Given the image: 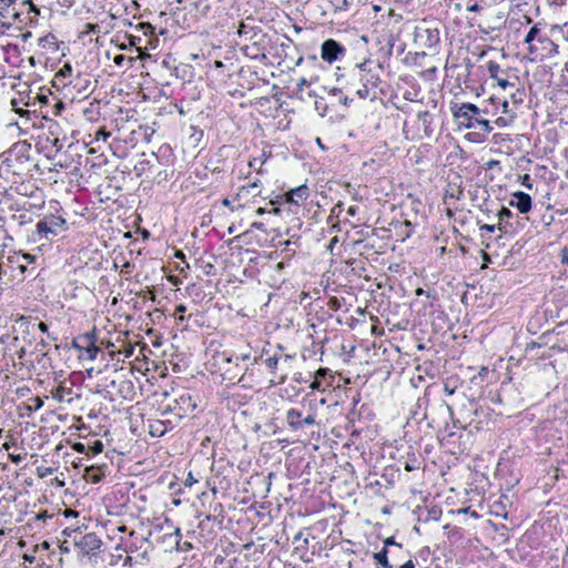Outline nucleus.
<instances>
[{
	"instance_id": "obj_51",
	"label": "nucleus",
	"mask_w": 568,
	"mask_h": 568,
	"mask_svg": "<svg viewBox=\"0 0 568 568\" xmlns=\"http://www.w3.org/2000/svg\"><path fill=\"white\" fill-rule=\"evenodd\" d=\"M253 31V28L245 24L244 22H241V24L239 26V29H237V34L240 37H244L245 39H247V36Z\"/></svg>"
},
{
	"instance_id": "obj_63",
	"label": "nucleus",
	"mask_w": 568,
	"mask_h": 568,
	"mask_svg": "<svg viewBox=\"0 0 568 568\" xmlns=\"http://www.w3.org/2000/svg\"><path fill=\"white\" fill-rule=\"evenodd\" d=\"M21 261L27 264H32L36 261V257L31 255L30 253H23L21 255Z\"/></svg>"
},
{
	"instance_id": "obj_2",
	"label": "nucleus",
	"mask_w": 568,
	"mask_h": 568,
	"mask_svg": "<svg viewBox=\"0 0 568 568\" xmlns=\"http://www.w3.org/2000/svg\"><path fill=\"white\" fill-rule=\"evenodd\" d=\"M450 112L459 128L476 130L467 134L471 142H484L493 131L490 121L479 118V108L474 103H453Z\"/></svg>"
},
{
	"instance_id": "obj_55",
	"label": "nucleus",
	"mask_w": 568,
	"mask_h": 568,
	"mask_svg": "<svg viewBox=\"0 0 568 568\" xmlns=\"http://www.w3.org/2000/svg\"><path fill=\"white\" fill-rule=\"evenodd\" d=\"M47 142L51 143L57 152H59L62 149V146H63L62 141L58 136H54L52 139L47 138Z\"/></svg>"
},
{
	"instance_id": "obj_53",
	"label": "nucleus",
	"mask_w": 568,
	"mask_h": 568,
	"mask_svg": "<svg viewBox=\"0 0 568 568\" xmlns=\"http://www.w3.org/2000/svg\"><path fill=\"white\" fill-rule=\"evenodd\" d=\"M496 229H498V223L497 224H483V225L479 226V230L481 232V236L485 235V232L486 233H494Z\"/></svg>"
},
{
	"instance_id": "obj_49",
	"label": "nucleus",
	"mask_w": 568,
	"mask_h": 568,
	"mask_svg": "<svg viewBox=\"0 0 568 568\" xmlns=\"http://www.w3.org/2000/svg\"><path fill=\"white\" fill-rule=\"evenodd\" d=\"M132 61L133 59L132 58H128L126 55L124 54H116L113 59V62L118 65V67H123L124 65V62H128L129 65L131 67L132 64Z\"/></svg>"
},
{
	"instance_id": "obj_9",
	"label": "nucleus",
	"mask_w": 568,
	"mask_h": 568,
	"mask_svg": "<svg viewBox=\"0 0 568 568\" xmlns=\"http://www.w3.org/2000/svg\"><path fill=\"white\" fill-rule=\"evenodd\" d=\"M102 545V540L94 532H88L74 542L78 554L94 562L100 558Z\"/></svg>"
},
{
	"instance_id": "obj_47",
	"label": "nucleus",
	"mask_w": 568,
	"mask_h": 568,
	"mask_svg": "<svg viewBox=\"0 0 568 568\" xmlns=\"http://www.w3.org/2000/svg\"><path fill=\"white\" fill-rule=\"evenodd\" d=\"M72 449L79 454H84L87 456H89V444L88 442L85 443H82V442H75L72 444Z\"/></svg>"
},
{
	"instance_id": "obj_1",
	"label": "nucleus",
	"mask_w": 568,
	"mask_h": 568,
	"mask_svg": "<svg viewBox=\"0 0 568 568\" xmlns=\"http://www.w3.org/2000/svg\"><path fill=\"white\" fill-rule=\"evenodd\" d=\"M394 45L395 40L390 37L383 54L384 61L367 59L362 63H357L352 70V81L348 82V88L353 90L359 99L375 101L379 93H384V89L382 88L384 84L382 80L384 62L393 54Z\"/></svg>"
},
{
	"instance_id": "obj_6",
	"label": "nucleus",
	"mask_w": 568,
	"mask_h": 568,
	"mask_svg": "<svg viewBox=\"0 0 568 568\" xmlns=\"http://www.w3.org/2000/svg\"><path fill=\"white\" fill-rule=\"evenodd\" d=\"M316 407L317 404L314 402H310V408L305 414L303 409L298 407H291L285 413V422L287 428L292 433H305V429L310 426L317 425L316 422Z\"/></svg>"
},
{
	"instance_id": "obj_23",
	"label": "nucleus",
	"mask_w": 568,
	"mask_h": 568,
	"mask_svg": "<svg viewBox=\"0 0 568 568\" xmlns=\"http://www.w3.org/2000/svg\"><path fill=\"white\" fill-rule=\"evenodd\" d=\"M417 123H418V128H422L423 131H424V136L426 138H430L434 133V128H433V123H434V115L425 110V111H419L417 113Z\"/></svg>"
},
{
	"instance_id": "obj_57",
	"label": "nucleus",
	"mask_w": 568,
	"mask_h": 568,
	"mask_svg": "<svg viewBox=\"0 0 568 568\" xmlns=\"http://www.w3.org/2000/svg\"><path fill=\"white\" fill-rule=\"evenodd\" d=\"M110 136V132H108L104 128H101L95 133V140H103L106 141Z\"/></svg>"
},
{
	"instance_id": "obj_46",
	"label": "nucleus",
	"mask_w": 568,
	"mask_h": 568,
	"mask_svg": "<svg viewBox=\"0 0 568 568\" xmlns=\"http://www.w3.org/2000/svg\"><path fill=\"white\" fill-rule=\"evenodd\" d=\"M457 381H454V379H447L444 384V393L447 395V396H452L456 393V389H457V385H456Z\"/></svg>"
},
{
	"instance_id": "obj_52",
	"label": "nucleus",
	"mask_w": 568,
	"mask_h": 568,
	"mask_svg": "<svg viewBox=\"0 0 568 568\" xmlns=\"http://www.w3.org/2000/svg\"><path fill=\"white\" fill-rule=\"evenodd\" d=\"M186 306L183 305V304H180L175 307V312H174V315L176 316L178 321L180 322H184L185 321V312H186Z\"/></svg>"
},
{
	"instance_id": "obj_22",
	"label": "nucleus",
	"mask_w": 568,
	"mask_h": 568,
	"mask_svg": "<svg viewBox=\"0 0 568 568\" xmlns=\"http://www.w3.org/2000/svg\"><path fill=\"white\" fill-rule=\"evenodd\" d=\"M83 116L90 121L95 122L99 120L101 114V103L97 99H92L85 102V104L81 108Z\"/></svg>"
},
{
	"instance_id": "obj_25",
	"label": "nucleus",
	"mask_w": 568,
	"mask_h": 568,
	"mask_svg": "<svg viewBox=\"0 0 568 568\" xmlns=\"http://www.w3.org/2000/svg\"><path fill=\"white\" fill-rule=\"evenodd\" d=\"M308 196V187L306 185H301L295 189H292L290 192L285 194L286 202L294 203L296 205L300 202L305 201Z\"/></svg>"
},
{
	"instance_id": "obj_11",
	"label": "nucleus",
	"mask_w": 568,
	"mask_h": 568,
	"mask_svg": "<svg viewBox=\"0 0 568 568\" xmlns=\"http://www.w3.org/2000/svg\"><path fill=\"white\" fill-rule=\"evenodd\" d=\"M414 42L419 48L434 50L439 43V31L437 28L417 26L414 31Z\"/></svg>"
},
{
	"instance_id": "obj_26",
	"label": "nucleus",
	"mask_w": 568,
	"mask_h": 568,
	"mask_svg": "<svg viewBox=\"0 0 568 568\" xmlns=\"http://www.w3.org/2000/svg\"><path fill=\"white\" fill-rule=\"evenodd\" d=\"M148 541V538L139 535L136 531L132 530L129 534L126 540H124L125 551H135L142 547V545Z\"/></svg>"
},
{
	"instance_id": "obj_44",
	"label": "nucleus",
	"mask_w": 568,
	"mask_h": 568,
	"mask_svg": "<svg viewBox=\"0 0 568 568\" xmlns=\"http://www.w3.org/2000/svg\"><path fill=\"white\" fill-rule=\"evenodd\" d=\"M263 156H265L264 153H263ZM265 161H266L265 158H255L248 162V165H250V168L256 170L258 174H261L263 172L262 166L265 163Z\"/></svg>"
},
{
	"instance_id": "obj_12",
	"label": "nucleus",
	"mask_w": 568,
	"mask_h": 568,
	"mask_svg": "<svg viewBox=\"0 0 568 568\" xmlns=\"http://www.w3.org/2000/svg\"><path fill=\"white\" fill-rule=\"evenodd\" d=\"M18 0H0V18L6 20L2 26H12L26 21L23 11L17 7Z\"/></svg>"
},
{
	"instance_id": "obj_27",
	"label": "nucleus",
	"mask_w": 568,
	"mask_h": 568,
	"mask_svg": "<svg viewBox=\"0 0 568 568\" xmlns=\"http://www.w3.org/2000/svg\"><path fill=\"white\" fill-rule=\"evenodd\" d=\"M509 90H510L509 93L506 95L510 102V106H514L515 111L517 112L518 106L520 104H523L525 101V98H526L525 89L518 87L517 83L515 82V88L509 89Z\"/></svg>"
},
{
	"instance_id": "obj_41",
	"label": "nucleus",
	"mask_w": 568,
	"mask_h": 568,
	"mask_svg": "<svg viewBox=\"0 0 568 568\" xmlns=\"http://www.w3.org/2000/svg\"><path fill=\"white\" fill-rule=\"evenodd\" d=\"M280 356L277 354H274L273 356H268L265 358L264 364L270 369V372L273 374L275 373V369L278 366Z\"/></svg>"
},
{
	"instance_id": "obj_39",
	"label": "nucleus",
	"mask_w": 568,
	"mask_h": 568,
	"mask_svg": "<svg viewBox=\"0 0 568 568\" xmlns=\"http://www.w3.org/2000/svg\"><path fill=\"white\" fill-rule=\"evenodd\" d=\"M416 295L425 297L426 298L425 305H428V306H433L434 301L436 300V293L434 291H426L420 287L416 290Z\"/></svg>"
},
{
	"instance_id": "obj_43",
	"label": "nucleus",
	"mask_w": 568,
	"mask_h": 568,
	"mask_svg": "<svg viewBox=\"0 0 568 568\" xmlns=\"http://www.w3.org/2000/svg\"><path fill=\"white\" fill-rule=\"evenodd\" d=\"M125 39L128 40V44L130 47L136 48L139 51L142 50V41L143 39L140 36L135 34H126Z\"/></svg>"
},
{
	"instance_id": "obj_7",
	"label": "nucleus",
	"mask_w": 568,
	"mask_h": 568,
	"mask_svg": "<svg viewBox=\"0 0 568 568\" xmlns=\"http://www.w3.org/2000/svg\"><path fill=\"white\" fill-rule=\"evenodd\" d=\"M92 90V81L89 74H77L73 80H69L68 87L62 92V98L71 102H82L88 99Z\"/></svg>"
},
{
	"instance_id": "obj_28",
	"label": "nucleus",
	"mask_w": 568,
	"mask_h": 568,
	"mask_svg": "<svg viewBox=\"0 0 568 568\" xmlns=\"http://www.w3.org/2000/svg\"><path fill=\"white\" fill-rule=\"evenodd\" d=\"M280 245L282 248L280 250V257L282 260L291 261L297 251L298 244L296 241L286 240L284 242H280Z\"/></svg>"
},
{
	"instance_id": "obj_38",
	"label": "nucleus",
	"mask_w": 568,
	"mask_h": 568,
	"mask_svg": "<svg viewBox=\"0 0 568 568\" xmlns=\"http://www.w3.org/2000/svg\"><path fill=\"white\" fill-rule=\"evenodd\" d=\"M89 456H97L103 450V443L100 439L89 440Z\"/></svg>"
},
{
	"instance_id": "obj_30",
	"label": "nucleus",
	"mask_w": 568,
	"mask_h": 568,
	"mask_svg": "<svg viewBox=\"0 0 568 568\" xmlns=\"http://www.w3.org/2000/svg\"><path fill=\"white\" fill-rule=\"evenodd\" d=\"M261 194V181L258 179L253 182L247 183L246 185H242L239 190L237 196H256Z\"/></svg>"
},
{
	"instance_id": "obj_5",
	"label": "nucleus",
	"mask_w": 568,
	"mask_h": 568,
	"mask_svg": "<svg viewBox=\"0 0 568 568\" xmlns=\"http://www.w3.org/2000/svg\"><path fill=\"white\" fill-rule=\"evenodd\" d=\"M173 152L170 145L162 144L156 152H152L149 158L136 162L133 170L136 176L156 171L159 166L169 168L173 164Z\"/></svg>"
},
{
	"instance_id": "obj_48",
	"label": "nucleus",
	"mask_w": 568,
	"mask_h": 568,
	"mask_svg": "<svg viewBox=\"0 0 568 568\" xmlns=\"http://www.w3.org/2000/svg\"><path fill=\"white\" fill-rule=\"evenodd\" d=\"M138 28L142 31L143 36L145 37L154 34L155 28L148 22L139 23Z\"/></svg>"
},
{
	"instance_id": "obj_21",
	"label": "nucleus",
	"mask_w": 568,
	"mask_h": 568,
	"mask_svg": "<svg viewBox=\"0 0 568 568\" xmlns=\"http://www.w3.org/2000/svg\"><path fill=\"white\" fill-rule=\"evenodd\" d=\"M498 222V230L503 233H508L514 231V225L511 220L515 217L514 213L510 209L503 206L498 213L496 214Z\"/></svg>"
},
{
	"instance_id": "obj_50",
	"label": "nucleus",
	"mask_w": 568,
	"mask_h": 568,
	"mask_svg": "<svg viewBox=\"0 0 568 568\" xmlns=\"http://www.w3.org/2000/svg\"><path fill=\"white\" fill-rule=\"evenodd\" d=\"M552 31H557L568 42V22L561 26H554Z\"/></svg>"
},
{
	"instance_id": "obj_29",
	"label": "nucleus",
	"mask_w": 568,
	"mask_h": 568,
	"mask_svg": "<svg viewBox=\"0 0 568 568\" xmlns=\"http://www.w3.org/2000/svg\"><path fill=\"white\" fill-rule=\"evenodd\" d=\"M106 469H108L106 465L88 466L85 469L88 480H90L91 483H94V484L100 483L105 477Z\"/></svg>"
},
{
	"instance_id": "obj_15",
	"label": "nucleus",
	"mask_w": 568,
	"mask_h": 568,
	"mask_svg": "<svg viewBox=\"0 0 568 568\" xmlns=\"http://www.w3.org/2000/svg\"><path fill=\"white\" fill-rule=\"evenodd\" d=\"M251 358V354L250 353H240V354H234V355H231V356H226L225 354L223 355V361L227 364H234L235 365V369H231V368H227L224 371L223 373V377L224 379H229V381H233L235 377H237V375L240 373H242V375L248 369L247 367H242L240 366V362H246V361H250Z\"/></svg>"
},
{
	"instance_id": "obj_40",
	"label": "nucleus",
	"mask_w": 568,
	"mask_h": 568,
	"mask_svg": "<svg viewBox=\"0 0 568 568\" xmlns=\"http://www.w3.org/2000/svg\"><path fill=\"white\" fill-rule=\"evenodd\" d=\"M346 192L349 194L353 201L362 202L363 195L359 193V189L353 186L352 184L347 183L345 187Z\"/></svg>"
},
{
	"instance_id": "obj_42",
	"label": "nucleus",
	"mask_w": 568,
	"mask_h": 568,
	"mask_svg": "<svg viewBox=\"0 0 568 568\" xmlns=\"http://www.w3.org/2000/svg\"><path fill=\"white\" fill-rule=\"evenodd\" d=\"M478 407H477V403L475 400H468V407L466 405H464V409H463V413L466 415V416H463L464 419H466L467 417H470L471 415H477L478 414Z\"/></svg>"
},
{
	"instance_id": "obj_60",
	"label": "nucleus",
	"mask_w": 568,
	"mask_h": 568,
	"mask_svg": "<svg viewBox=\"0 0 568 568\" xmlns=\"http://www.w3.org/2000/svg\"><path fill=\"white\" fill-rule=\"evenodd\" d=\"M132 388H133V384L130 381H122L121 384H120V392L121 393H124L125 390L126 392H131Z\"/></svg>"
},
{
	"instance_id": "obj_16",
	"label": "nucleus",
	"mask_w": 568,
	"mask_h": 568,
	"mask_svg": "<svg viewBox=\"0 0 568 568\" xmlns=\"http://www.w3.org/2000/svg\"><path fill=\"white\" fill-rule=\"evenodd\" d=\"M551 337L550 333H544L539 336L537 342H531L527 344L526 351L532 352L535 348H544L542 352L536 353V356L540 359L550 358L556 352H560L561 349L556 345L552 344L549 347H545L548 344V339Z\"/></svg>"
},
{
	"instance_id": "obj_61",
	"label": "nucleus",
	"mask_w": 568,
	"mask_h": 568,
	"mask_svg": "<svg viewBox=\"0 0 568 568\" xmlns=\"http://www.w3.org/2000/svg\"><path fill=\"white\" fill-rule=\"evenodd\" d=\"M197 481H199V480H197V478H196V477H194V475L192 474V471H190V473L187 474V477H186V478H185V480H184V485H185L186 487H191L192 485H194V484H195V483H197Z\"/></svg>"
},
{
	"instance_id": "obj_24",
	"label": "nucleus",
	"mask_w": 568,
	"mask_h": 568,
	"mask_svg": "<svg viewBox=\"0 0 568 568\" xmlns=\"http://www.w3.org/2000/svg\"><path fill=\"white\" fill-rule=\"evenodd\" d=\"M72 392L73 389L71 386H67L65 383H61L60 385L51 389V396L59 403H71L72 397L70 396L72 395Z\"/></svg>"
},
{
	"instance_id": "obj_14",
	"label": "nucleus",
	"mask_w": 568,
	"mask_h": 568,
	"mask_svg": "<svg viewBox=\"0 0 568 568\" xmlns=\"http://www.w3.org/2000/svg\"><path fill=\"white\" fill-rule=\"evenodd\" d=\"M345 53L346 48L334 39H327L321 45V57L328 63L339 60Z\"/></svg>"
},
{
	"instance_id": "obj_56",
	"label": "nucleus",
	"mask_w": 568,
	"mask_h": 568,
	"mask_svg": "<svg viewBox=\"0 0 568 568\" xmlns=\"http://www.w3.org/2000/svg\"><path fill=\"white\" fill-rule=\"evenodd\" d=\"M331 2L336 10H346L348 7L347 0H331Z\"/></svg>"
},
{
	"instance_id": "obj_59",
	"label": "nucleus",
	"mask_w": 568,
	"mask_h": 568,
	"mask_svg": "<svg viewBox=\"0 0 568 568\" xmlns=\"http://www.w3.org/2000/svg\"><path fill=\"white\" fill-rule=\"evenodd\" d=\"M390 546H395V547H397L398 549H402V545H400V544H397V542L395 541L394 537H388V538H386V539H385V541H384V547H383V548L388 549V547H390Z\"/></svg>"
},
{
	"instance_id": "obj_35",
	"label": "nucleus",
	"mask_w": 568,
	"mask_h": 568,
	"mask_svg": "<svg viewBox=\"0 0 568 568\" xmlns=\"http://www.w3.org/2000/svg\"><path fill=\"white\" fill-rule=\"evenodd\" d=\"M388 549L383 548L381 551L373 554L374 560L381 565L382 568H393V565L388 560Z\"/></svg>"
},
{
	"instance_id": "obj_58",
	"label": "nucleus",
	"mask_w": 568,
	"mask_h": 568,
	"mask_svg": "<svg viewBox=\"0 0 568 568\" xmlns=\"http://www.w3.org/2000/svg\"><path fill=\"white\" fill-rule=\"evenodd\" d=\"M290 265V262L286 260H282L274 266V271L276 273H282L287 266Z\"/></svg>"
},
{
	"instance_id": "obj_45",
	"label": "nucleus",
	"mask_w": 568,
	"mask_h": 568,
	"mask_svg": "<svg viewBox=\"0 0 568 568\" xmlns=\"http://www.w3.org/2000/svg\"><path fill=\"white\" fill-rule=\"evenodd\" d=\"M83 351L85 352L88 359L94 361L101 349L99 346H97L95 343H93L91 346L85 347Z\"/></svg>"
},
{
	"instance_id": "obj_20",
	"label": "nucleus",
	"mask_w": 568,
	"mask_h": 568,
	"mask_svg": "<svg viewBox=\"0 0 568 568\" xmlns=\"http://www.w3.org/2000/svg\"><path fill=\"white\" fill-rule=\"evenodd\" d=\"M178 418L181 419L182 417L193 413L196 408V402L193 399L190 393L184 392L181 394L178 398Z\"/></svg>"
},
{
	"instance_id": "obj_4",
	"label": "nucleus",
	"mask_w": 568,
	"mask_h": 568,
	"mask_svg": "<svg viewBox=\"0 0 568 568\" xmlns=\"http://www.w3.org/2000/svg\"><path fill=\"white\" fill-rule=\"evenodd\" d=\"M68 229L69 224L62 215L44 214L36 223L34 230L28 234V242L39 247L48 246Z\"/></svg>"
},
{
	"instance_id": "obj_31",
	"label": "nucleus",
	"mask_w": 568,
	"mask_h": 568,
	"mask_svg": "<svg viewBox=\"0 0 568 568\" xmlns=\"http://www.w3.org/2000/svg\"><path fill=\"white\" fill-rule=\"evenodd\" d=\"M64 108L65 104L61 99L52 97L51 106H49V109L44 111L43 118H48L49 115H61Z\"/></svg>"
},
{
	"instance_id": "obj_13",
	"label": "nucleus",
	"mask_w": 568,
	"mask_h": 568,
	"mask_svg": "<svg viewBox=\"0 0 568 568\" xmlns=\"http://www.w3.org/2000/svg\"><path fill=\"white\" fill-rule=\"evenodd\" d=\"M310 378L312 379L310 388L324 393L333 387L335 376L329 368L321 367L315 373H310Z\"/></svg>"
},
{
	"instance_id": "obj_32",
	"label": "nucleus",
	"mask_w": 568,
	"mask_h": 568,
	"mask_svg": "<svg viewBox=\"0 0 568 568\" xmlns=\"http://www.w3.org/2000/svg\"><path fill=\"white\" fill-rule=\"evenodd\" d=\"M31 97H28V101L24 103L27 106L34 105L37 101L41 109L48 110L49 106H51L52 98L49 95L37 93V95L33 98V101H31Z\"/></svg>"
},
{
	"instance_id": "obj_33",
	"label": "nucleus",
	"mask_w": 568,
	"mask_h": 568,
	"mask_svg": "<svg viewBox=\"0 0 568 568\" xmlns=\"http://www.w3.org/2000/svg\"><path fill=\"white\" fill-rule=\"evenodd\" d=\"M163 423L160 422V419H149L148 420V428L149 434L152 437H162L165 435V428H163Z\"/></svg>"
},
{
	"instance_id": "obj_54",
	"label": "nucleus",
	"mask_w": 568,
	"mask_h": 568,
	"mask_svg": "<svg viewBox=\"0 0 568 568\" xmlns=\"http://www.w3.org/2000/svg\"><path fill=\"white\" fill-rule=\"evenodd\" d=\"M327 306L332 311H338L341 308V301L337 297H331L327 302Z\"/></svg>"
},
{
	"instance_id": "obj_19",
	"label": "nucleus",
	"mask_w": 568,
	"mask_h": 568,
	"mask_svg": "<svg viewBox=\"0 0 568 568\" xmlns=\"http://www.w3.org/2000/svg\"><path fill=\"white\" fill-rule=\"evenodd\" d=\"M509 205L516 207L520 213L526 214L531 210V196L523 191L513 194Z\"/></svg>"
},
{
	"instance_id": "obj_8",
	"label": "nucleus",
	"mask_w": 568,
	"mask_h": 568,
	"mask_svg": "<svg viewBox=\"0 0 568 568\" xmlns=\"http://www.w3.org/2000/svg\"><path fill=\"white\" fill-rule=\"evenodd\" d=\"M489 105L493 108V114H499L495 120V124L499 128H505L511 124L516 118V111L514 106H510V102L507 95L494 94L489 98Z\"/></svg>"
},
{
	"instance_id": "obj_64",
	"label": "nucleus",
	"mask_w": 568,
	"mask_h": 568,
	"mask_svg": "<svg viewBox=\"0 0 568 568\" xmlns=\"http://www.w3.org/2000/svg\"><path fill=\"white\" fill-rule=\"evenodd\" d=\"M561 263L568 266V247L561 250Z\"/></svg>"
},
{
	"instance_id": "obj_17",
	"label": "nucleus",
	"mask_w": 568,
	"mask_h": 568,
	"mask_svg": "<svg viewBox=\"0 0 568 568\" xmlns=\"http://www.w3.org/2000/svg\"><path fill=\"white\" fill-rule=\"evenodd\" d=\"M73 68L70 63H64L62 68L54 74L51 83L60 93L68 87L69 80H73Z\"/></svg>"
},
{
	"instance_id": "obj_3",
	"label": "nucleus",
	"mask_w": 568,
	"mask_h": 568,
	"mask_svg": "<svg viewBox=\"0 0 568 568\" xmlns=\"http://www.w3.org/2000/svg\"><path fill=\"white\" fill-rule=\"evenodd\" d=\"M32 148L27 141L13 143L9 150L0 154V175H26L32 171Z\"/></svg>"
},
{
	"instance_id": "obj_34",
	"label": "nucleus",
	"mask_w": 568,
	"mask_h": 568,
	"mask_svg": "<svg viewBox=\"0 0 568 568\" xmlns=\"http://www.w3.org/2000/svg\"><path fill=\"white\" fill-rule=\"evenodd\" d=\"M539 33H540V29L538 28V26L537 24L532 26L530 28V30L528 31V33L526 34L524 42L527 44H531L532 41L538 38L539 42L548 41L552 44V42L547 37H538Z\"/></svg>"
},
{
	"instance_id": "obj_10",
	"label": "nucleus",
	"mask_w": 568,
	"mask_h": 568,
	"mask_svg": "<svg viewBox=\"0 0 568 568\" xmlns=\"http://www.w3.org/2000/svg\"><path fill=\"white\" fill-rule=\"evenodd\" d=\"M485 68L489 78L495 80L504 92L515 88V82L518 81V78L514 75L509 69H503L499 63L493 60L487 61Z\"/></svg>"
},
{
	"instance_id": "obj_37",
	"label": "nucleus",
	"mask_w": 568,
	"mask_h": 568,
	"mask_svg": "<svg viewBox=\"0 0 568 568\" xmlns=\"http://www.w3.org/2000/svg\"><path fill=\"white\" fill-rule=\"evenodd\" d=\"M78 342L81 344L82 349L91 346L93 343H97V334L94 331L84 333L78 336Z\"/></svg>"
},
{
	"instance_id": "obj_36",
	"label": "nucleus",
	"mask_w": 568,
	"mask_h": 568,
	"mask_svg": "<svg viewBox=\"0 0 568 568\" xmlns=\"http://www.w3.org/2000/svg\"><path fill=\"white\" fill-rule=\"evenodd\" d=\"M344 211V204L343 202H337L333 209L331 210V214L329 216L327 217V223L332 225V227H335L336 226V223L338 222V219L341 216V214L343 213Z\"/></svg>"
},
{
	"instance_id": "obj_18",
	"label": "nucleus",
	"mask_w": 568,
	"mask_h": 568,
	"mask_svg": "<svg viewBox=\"0 0 568 568\" xmlns=\"http://www.w3.org/2000/svg\"><path fill=\"white\" fill-rule=\"evenodd\" d=\"M18 9L23 11V17L26 21L17 22V24H31L37 21L38 16H40V9L32 2V0H22L18 4Z\"/></svg>"
},
{
	"instance_id": "obj_62",
	"label": "nucleus",
	"mask_w": 568,
	"mask_h": 568,
	"mask_svg": "<svg viewBox=\"0 0 568 568\" xmlns=\"http://www.w3.org/2000/svg\"><path fill=\"white\" fill-rule=\"evenodd\" d=\"M160 422L163 423L162 426L165 428V434L175 427V423H173L171 419H160Z\"/></svg>"
}]
</instances>
